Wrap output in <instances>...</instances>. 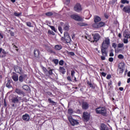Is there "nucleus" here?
I'll return each mask as SVG.
<instances>
[{
    "label": "nucleus",
    "mask_w": 130,
    "mask_h": 130,
    "mask_svg": "<svg viewBox=\"0 0 130 130\" xmlns=\"http://www.w3.org/2000/svg\"><path fill=\"white\" fill-rule=\"evenodd\" d=\"M95 112L98 114H102L103 116H106L107 111L105 107H100L95 109Z\"/></svg>",
    "instance_id": "f257e3e1"
},
{
    "label": "nucleus",
    "mask_w": 130,
    "mask_h": 130,
    "mask_svg": "<svg viewBox=\"0 0 130 130\" xmlns=\"http://www.w3.org/2000/svg\"><path fill=\"white\" fill-rule=\"evenodd\" d=\"M110 46V39L107 37L103 39V43L102 44V47H106L108 48Z\"/></svg>",
    "instance_id": "f03ea898"
},
{
    "label": "nucleus",
    "mask_w": 130,
    "mask_h": 130,
    "mask_svg": "<svg viewBox=\"0 0 130 130\" xmlns=\"http://www.w3.org/2000/svg\"><path fill=\"white\" fill-rule=\"evenodd\" d=\"M64 39L67 43H70L71 41H72L71 37H70V35L68 32H64Z\"/></svg>",
    "instance_id": "7ed1b4c3"
},
{
    "label": "nucleus",
    "mask_w": 130,
    "mask_h": 130,
    "mask_svg": "<svg viewBox=\"0 0 130 130\" xmlns=\"http://www.w3.org/2000/svg\"><path fill=\"white\" fill-rule=\"evenodd\" d=\"M69 120L71 124H72L73 126L77 125V124H79V122L78 120L74 119L72 116L69 117Z\"/></svg>",
    "instance_id": "20e7f679"
},
{
    "label": "nucleus",
    "mask_w": 130,
    "mask_h": 130,
    "mask_svg": "<svg viewBox=\"0 0 130 130\" xmlns=\"http://www.w3.org/2000/svg\"><path fill=\"white\" fill-rule=\"evenodd\" d=\"M71 18L72 19H73L74 20H75V21H78V22L82 21V18H81V17H80L78 15H76V14L72 15H71Z\"/></svg>",
    "instance_id": "39448f33"
},
{
    "label": "nucleus",
    "mask_w": 130,
    "mask_h": 130,
    "mask_svg": "<svg viewBox=\"0 0 130 130\" xmlns=\"http://www.w3.org/2000/svg\"><path fill=\"white\" fill-rule=\"evenodd\" d=\"M74 10L77 13H80V12L82 11V6H81V4H77L74 7Z\"/></svg>",
    "instance_id": "423d86ee"
},
{
    "label": "nucleus",
    "mask_w": 130,
    "mask_h": 130,
    "mask_svg": "<svg viewBox=\"0 0 130 130\" xmlns=\"http://www.w3.org/2000/svg\"><path fill=\"white\" fill-rule=\"evenodd\" d=\"M83 118L85 121H88L90 119V114L88 112H84L83 114Z\"/></svg>",
    "instance_id": "0eeeda50"
},
{
    "label": "nucleus",
    "mask_w": 130,
    "mask_h": 130,
    "mask_svg": "<svg viewBox=\"0 0 130 130\" xmlns=\"http://www.w3.org/2000/svg\"><path fill=\"white\" fill-rule=\"evenodd\" d=\"M14 71L16 73H18L20 75H22V74H23V72H22V68L19 66H15Z\"/></svg>",
    "instance_id": "6e6552de"
},
{
    "label": "nucleus",
    "mask_w": 130,
    "mask_h": 130,
    "mask_svg": "<svg viewBox=\"0 0 130 130\" xmlns=\"http://www.w3.org/2000/svg\"><path fill=\"white\" fill-rule=\"evenodd\" d=\"M15 93H16L17 95H20L23 96H25V92L19 88H16L15 89Z\"/></svg>",
    "instance_id": "1a4fd4ad"
},
{
    "label": "nucleus",
    "mask_w": 130,
    "mask_h": 130,
    "mask_svg": "<svg viewBox=\"0 0 130 130\" xmlns=\"http://www.w3.org/2000/svg\"><path fill=\"white\" fill-rule=\"evenodd\" d=\"M92 36H93V41L94 42H97L98 41H99V40L100 39V35L99 34H93Z\"/></svg>",
    "instance_id": "9d476101"
},
{
    "label": "nucleus",
    "mask_w": 130,
    "mask_h": 130,
    "mask_svg": "<svg viewBox=\"0 0 130 130\" xmlns=\"http://www.w3.org/2000/svg\"><path fill=\"white\" fill-rule=\"evenodd\" d=\"M119 74H121L123 73V63H120L119 64V68L118 69Z\"/></svg>",
    "instance_id": "9b49d317"
},
{
    "label": "nucleus",
    "mask_w": 130,
    "mask_h": 130,
    "mask_svg": "<svg viewBox=\"0 0 130 130\" xmlns=\"http://www.w3.org/2000/svg\"><path fill=\"white\" fill-rule=\"evenodd\" d=\"M123 36L124 38L130 39V32L125 30L123 32Z\"/></svg>",
    "instance_id": "f8f14e48"
},
{
    "label": "nucleus",
    "mask_w": 130,
    "mask_h": 130,
    "mask_svg": "<svg viewBox=\"0 0 130 130\" xmlns=\"http://www.w3.org/2000/svg\"><path fill=\"white\" fill-rule=\"evenodd\" d=\"M104 25H105V23L104 22H101L98 24L94 23L93 25V27H94V28H100L101 27H103V26H104Z\"/></svg>",
    "instance_id": "ddd939ff"
},
{
    "label": "nucleus",
    "mask_w": 130,
    "mask_h": 130,
    "mask_svg": "<svg viewBox=\"0 0 130 130\" xmlns=\"http://www.w3.org/2000/svg\"><path fill=\"white\" fill-rule=\"evenodd\" d=\"M107 48H108L102 47L101 52H102V54L104 55V56H107V52H106V49H107Z\"/></svg>",
    "instance_id": "4468645a"
},
{
    "label": "nucleus",
    "mask_w": 130,
    "mask_h": 130,
    "mask_svg": "<svg viewBox=\"0 0 130 130\" xmlns=\"http://www.w3.org/2000/svg\"><path fill=\"white\" fill-rule=\"evenodd\" d=\"M22 119L25 121H29L30 120V116H29L28 114H25L22 115Z\"/></svg>",
    "instance_id": "2eb2a0df"
},
{
    "label": "nucleus",
    "mask_w": 130,
    "mask_h": 130,
    "mask_svg": "<svg viewBox=\"0 0 130 130\" xmlns=\"http://www.w3.org/2000/svg\"><path fill=\"white\" fill-rule=\"evenodd\" d=\"M89 108V104L88 103L84 102L82 103V109L86 110Z\"/></svg>",
    "instance_id": "dca6fc26"
},
{
    "label": "nucleus",
    "mask_w": 130,
    "mask_h": 130,
    "mask_svg": "<svg viewBox=\"0 0 130 130\" xmlns=\"http://www.w3.org/2000/svg\"><path fill=\"white\" fill-rule=\"evenodd\" d=\"M123 11L125 13H127L128 14H129V13H130V6H127L126 7H124L123 9Z\"/></svg>",
    "instance_id": "f3484780"
},
{
    "label": "nucleus",
    "mask_w": 130,
    "mask_h": 130,
    "mask_svg": "<svg viewBox=\"0 0 130 130\" xmlns=\"http://www.w3.org/2000/svg\"><path fill=\"white\" fill-rule=\"evenodd\" d=\"M12 79L15 82H18V81L19 80V76L17 75V74L14 73L12 76Z\"/></svg>",
    "instance_id": "a211bd4d"
},
{
    "label": "nucleus",
    "mask_w": 130,
    "mask_h": 130,
    "mask_svg": "<svg viewBox=\"0 0 130 130\" xmlns=\"http://www.w3.org/2000/svg\"><path fill=\"white\" fill-rule=\"evenodd\" d=\"M101 130H109V129L105 124L102 123L101 124Z\"/></svg>",
    "instance_id": "6ab92c4d"
},
{
    "label": "nucleus",
    "mask_w": 130,
    "mask_h": 130,
    "mask_svg": "<svg viewBox=\"0 0 130 130\" xmlns=\"http://www.w3.org/2000/svg\"><path fill=\"white\" fill-rule=\"evenodd\" d=\"M39 54H40V52L39 50L36 49L34 51V55L36 57H39Z\"/></svg>",
    "instance_id": "aec40b11"
},
{
    "label": "nucleus",
    "mask_w": 130,
    "mask_h": 130,
    "mask_svg": "<svg viewBox=\"0 0 130 130\" xmlns=\"http://www.w3.org/2000/svg\"><path fill=\"white\" fill-rule=\"evenodd\" d=\"M101 21V18L100 17L96 15L94 17V21L95 23H98V22H100Z\"/></svg>",
    "instance_id": "412c9836"
},
{
    "label": "nucleus",
    "mask_w": 130,
    "mask_h": 130,
    "mask_svg": "<svg viewBox=\"0 0 130 130\" xmlns=\"http://www.w3.org/2000/svg\"><path fill=\"white\" fill-rule=\"evenodd\" d=\"M62 48L61 45H56L54 46V49L57 51L61 50Z\"/></svg>",
    "instance_id": "4be33fe9"
},
{
    "label": "nucleus",
    "mask_w": 130,
    "mask_h": 130,
    "mask_svg": "<svg viewBox=\"0 0 130 130\" xmlns=\"http://www.w3.org/2000/svg\"><path fill=\"white\" fill-rule=\"evenodd\" d=\"M12 103H19V99L17 97L13 98L11 99Z\"/></svg>",
    "instance_id": "5701e85b"
},
{
    "label": "nucleus",
    "mask_w": 130,
    "mask_h": 130,
    "mask_svg": "<svg viewBox=\"0 0 130 130\" xmlns=\"http://www.w3.org/2000/svg\"><path fill=\"white\" fill-rule=\"evenodd\" d=\"M59 72L63 75L66 74V69H64L63 67H60L59 69Z\"/></svg>",
    "instance_id": "b1692460"
},
{
    "label": "nucleus",
    "mask_w": 130,
    "mask_h": 130,
    "mask_svg": "<svg viewBox=\"0 0 130 130\" xmlns=\"http://www.w3.org/2000/svg\"><path fill=\"white\" fill-rule=\"evenodd\" d=\"M42 69L45 75L46 76H48V70H47V69H46V68H45V67H42Z\"/></svg>",
    "instance_id": "393cba45"
},
{
    "label": "nucleus",
    "mask_w": 130,
    "mask_h": 130,
    "mask_svg": "<svg viewBox=\"0 0 130 130\" xmlns=\"http://www.w3.org/2000/svg\"><path fill=\"white\" fill-rule=\"evenodd\" d=\"M69 29H70V25H69V24L67 23L64 25L63 30L69 31Z\"/></svg>",
    "instance_id": "a878e982"
},
{
    "label": "nucleus",
    "mask_w": 130,
    "mask_h": 130,
    "mask_svg": "<svg viewBox=\"0 0 130 130\" xmlns=\"http://www.w3.org/2000/svg\"><path fill=\"white\" fill-rule=\"evenodd\" d=\"M22 89L25 90V91H28L30 89V87L27 85H24L22 86Z\"/></svg>",
    "instance_id": "bb28decb"
},
{
    "label": "nucleus",
    "mask_w": 130,
    "mask_h": 130,
    "mask_svg": "<svg viewBox=\"0 0 130 130\" xmlns=\"http://www.w3.org/2000/svg\"><path fill=\"white\" fill-rule=\"evenodd\" d=\"M52 71H53V69H50V68L48 69V76H47V77H49V76H51L53 73H52Z\"/></svg>",
    "instance_id": "cd10ccee"
},
{
    "label": "nucleus",
    "mask_w": 130,
    "mask_h": 130,
    "mask_svg": "<svg viewBox=\"0 0 130 130\" xmlns=\"http://www.w3.org/2000/svg\"><path fill=\"white\" fill-rule=\"evenodd\" d=\"M85 39H87V40L89 41L90 42H94V41L92 40V38H91V36H85Z\"/></svg>",
    "instance_id": "c85d7f7f"
},
{
    "label": "nucleus",
    "mask_w": 130,
    "mask_h": 130,
    "mask_svg": "<svg viewBox=\"0 0 130 130\" xmlns=\"http://www.w3.org/2000/svg\"><path fill=\"white\" fill-rule=\"evenodd\" d=\"M78 25H79V26H88V24L87 23H85L84 22H79L78 23Z\"/></svg>",
    "instance_id": "c756f323"
},
{
    "label": "nucleus",
    "mask_w": 130,
    "mask_h": 130,
    "mask_svg": "<svg viewBox=\"0 0 130 130\" xmlns=\"http://www.w3.org/2000/svg\"><path fill=\"white\" fill-rule=\"evenodd\" d=\"M24 77H25V75H21L19 76V80L20 82H23L24 80Z\"/></svg>",
    "instance_id": "7c9ffc66"
},
{
    "label": "nucleus",
    "mask_w": 130,
    "mask_h": 130,
    "mask_svg": "<svg viewBox=\"0 0 130 130\" xmlns=\"http://www.w3.org/2000/svg\"><path fill=\"white\" fill-rule=\"evenodd\" d=\"M117 46L118 48H122L124 46V44L123 43H119Z\"/></svg>",
    "instance_id": "2f4dec72"
},
{
    "label": "nucleus",
    "mask_w": 130,
    "mask_h": 130,
    "mask_svg": "<svg viewBox=\"0 0 130 130\" xmlns=\"http://www.w3.org/2000/svg\"><path fill=\"white\" fill-rule=\"evenodd\" d=\"M48 33L49 34V35H55V33H54V32L52 31L50 29L48 30Z\"/></svg>",
    "instance_id": "473e14b6"
},
{
    "label": "nucleus",
    "mask_w": 130,
    "mask_h": 130,
    "mask_svg": "<svg viewBox=\"0 0 130 130\" xmlns=\"http://www.w3.org/2000/svg\"><path fill=\"white\" fill-rule=\"evenodd\" d=\"M48 102H49V103H51L53 105H55L56 103L54 101L51 100V99H48Z\"/></svg>",
    "instance_id": "72a5a7b5"
},
{
    "label": "nucleus",
    "mask_w": 130,
    "mask_h": 130,
    "mask_svg": "<svg viewBox=\"0 0 130 130\" xmlns=\"http://www.w3.org/2000/svg\"><path fill=\"white\" fill-rule=\"evenodd\" d=\"M14 15L16 16V17H20V16H21L22 15V13L20 12V13H17V12H15L14 13Z\"/></svg>",
    "instance_id": "f704fd0d"
},
{
    "label": "nucleus",
    "mask_w": 130,
    "mask_h": 130,
    "mask_svg": "<svg viewBox=\"0 0 130 130\" xmlns=\"http://www.w3.org/2000/svg\"><path fill=\"white\" fill-rule=\"evenodd\" d=\"M46 16H52V15H53V13L51 12H48L45 13Z\"/></svg>",
    "instance_id": "c9c22d12"
},
{
    "label": "nucleus",
    "mask_w": 130,
    "mask_h": 130,
    "mask_svg": "<svg viewBox=\"0 0 130 130\" xmlns=\"http://www.w3.org/2000/svg\"><path fill=\"white\" fill-rule=\"evenodd\" d=\"M49 27H50V28H51V30L54 31V32H56V29H55V27L54 26H51V25H49Z\"/></svg>",
    "instance_id": "e433bc0d"
},
{
    "label": "nucleus",
    "mask_w": 130,
    "mask_h": 130,
    "mask_svg": "<svg viewBox=\"0 0 130 130\" xmlns=\"http://www.w3.org/2000/svg\"><path fill=\"white\" fill-rule=\"evenodd\" d=\"M118 58L119 59H123V58H124V56H123V55L122 54H119L118 55Z\"/></svg>",
    "instance_id": "4c0bfd02"
},
{
    "label": "nucleus",
    "mask_w": 130,
    "mask_h": 130,
    "mask_svg": "<svg viewBox=\"0 0 130 130\" xmlns=\"http://www.w3.org/2000/svg\"><path fill=\"white\" fill-rule=\"evenodd\" d=\"M53 62L55 63V64H58V59H54L52 60Z\"/></svg>",
    "instance_id": "58836bf2"
},
{
    "label": "nucleus",
    "mask_w": 130,
    "mask_h": 130,
    "mask_svg": "<svg viewBox=\"0 0 130 130\" xmlns=\"http://www.w3.org/2000/svg\"><path fill=\"white\" fill-rule=\"evenodd\" d=\"M87 85H89L90 86V88H94V85L89 81H87Z\"/></svg>",
    "instance_id": "ea45409f"
},
{
    "label": "nucleus",
    "mask_w": 130,
    "mask_h": 130,
    "mask_svg": "<svg viewBox=\"0 0 130 130\" xmlns=\"http://www.w3.org/2000/svg\"><path fill=\"white\" fill-rule=\"evenodd\" d=\"M73 112H74V111L72 109H69L68 110V113L69 114L72 115L73 114Z\"/></svg>",
    "instance_id": "a19ab883"
},
{
    "label": "nucleus",
    "mask_w": 130,
    "mask_h": 130,
    "mask_svg": "<svg viewBox=\"0 0 130 130\" xmlns=\"http://www.w3.org/2000/svg\"><path fill=\"white\" fill-rule=\"evenodd\" d=\"M75 74L76 72L74 70L71 71V76L72 77V78L75 77Z\"/></svg>",
    "instance_id": "79ce46f5"
},
{
    "label": "nucleus",
    "mask_w": 130,
    "mask_h": 130,
    "mask_svg": "<svg viewBox=\"0 0 130 130\" xmlns=\"http://www.w3.org/2000/svg\"><path fill=\"white\" fill-rule=\"evenodd\" d=\"M122 4H128L129 2L127 0H121Z\"/></svg>",
    "instance_id": "37998d69"
},
{
    "label": "nucleus",
    "mask_w": 130,
    "mask_h": 130,
    "mask_svg": "<svg viewBox=\"0 0 130 130\" xmlns=\"http://www.w3.org/2000/svg\"><path fill=\"white\" fill-rule=\"evenodd\" d=\"M123 43L125 44H127V43H128V40L127 39H123Z\"/></svg>",
    "instance_id": "c03bdc74"
},
{
    "label": "nucleus",
    "mask_w": 130,
    "mask_h": 130,
    "mask_svg": "<svg viewBox=\"0 0 130 130\" xmlns=\"http://www.w3.org/2000/svg\"><path fill=\"white\" fill-rule=\"evenodd\" d=\"M58 29L59 31L60 32L61 34H62V28L60 26H58Z\"/></svg>",
    "instance_id": "a18cd8bd"
},
{
    "label": "nucleus",
    "mask_w": 130,
    "mask_h": 130,
    "mask_svg": "<svg viewBox=\"0 0 130 130\" xmlns=\"http://www.w3.org/2000/svg\"><path fill=\"white\" fill-rule=\"evenodd\" d=\"M59 66H63V60H60L59 62Z\"/></svg>",
    "instance_id": "49530a36"
},
{
    "label": "nucleus",
    "mask_w": 130,
    "mask_h": 130,
    "mask_svg": "<svg viewBox=\"0 0 130 130\" xmlns=\"http://www.w3.org/2000/svg\"><path fill=\"white\" fill-rule=\"evenodd\" d=\"M26 25H27V26H28V27H32L31 22H26Z\"/></svg>",
    "instance_id": "de8ad7c7"
},
{
    "label": "nucleus",
    "mask_w": 130,
    "mask_h": 130,
    "mask_svg": "<svg viewBox=\"0 0 130 130\" xmlns=\"http://www.w3.org/2000/svg\"><path fill=\"white\" fill-rule=\"evenodd\" d=\"M6 86L8 87V88H11V84L10 83V82L8 81V82L6 84Z\"/></svg>",
    "instance_id": "09e8293b"
},
{
    "label": "nucleus",
    "mask_w": 130,
    "mask_h": 130,
    "mask_svg": "<svg viewBox=\"0 0 130 130\" xmlns=\"http://www.w3.org/2000/svg\"><path fill=\"white\" fill-rule=\"evenodd\" d=\"M112 47H114V48H116V44L115 43H113L112 45Z\"/></svg>",
    "instance_id": "8fccbe9b"
},
{
    "label": "nucleus",
    "mask_w": 130,
    "mask_h": 130,
    "mask_svg": "<svg viewBox=\"0 0 130 130\" xmlns=\"http://www.w3.org/2000/svg\"><path fill=\"white\" fill-rule=\"evenodd\" d=\"M106 78H107V80H109L111 78V75H108L107 76Z\"/></svg>",
    "instance_id": "3c124183"
},
{
    "label": "nucleus",
    "mask_w": 130,
    "mask_h": 130,
    "mask_svg": "<svg viewBox=\"0 0 130 130\" xmlns=\"http://www.w3.org/2000/svg\"><path fill=\"white\" fill-rule=\"evenodd\" d=\"M109 61H110V62H112V61H113V57H110L109 58Z\"/></svg>",
    "instance_id": "603ef678"
},
{
    "label": "nucleus",
    "mask_w": 130,
    "mask_h": 130,
    "mask_svg": "<svg viewBox=\"0 0 130 130\" xmlns=\"http://www.w3.org/2000/svg\"><path fill=\"white\" fill-rule=\"evenodd\" d=\"M102 60H105V56L103 55L101 57Z\"/></svg>",
    "instance_id": "864d4df0"
},
{
    "label": "nucleus",
    "mask_w": 130,
    "mask_h": 130,
    "mask_svg": "<svg viewBox=\"0 0 130 130\" xmlns=\"http://www.w3.org/2000/svg\"><path fill=\"white\" fill-rule=\"evenodd\" d=\"M102 76H103V77H106V73H104V72H102L101 73Z\"/></svg>",
    "instance_id": "5fc2aeb1"
},
{
    "label": "nucleus",
    "mask_w": 130,
    "mask_h": 130,
    "mask_svg": "<svg viewBox=\"0 0 130 130\" xmlns=\"http://www.w3.org/2000/svg\"><path fill=\"white\" fill-rule=\"evenodd\" d=\"M47 95H49V96H51V95H52V93H51L49 91L47 92Z\"/></svg>",
    "instance_id": "6e6d98bb"
},
{
    "label": "nucleus",
    "mask_w": 130,
    "mask_h": 130,
    "mask_svg": "<svg viewBox=\"0 0 130 130\" xmlns=\"http://www.w3.org/2000/svg\"><path fill=\"white\" fill-rule=\"evenodd\" d=\"M69 54H70V55L74 56V55H75V53H74L73 52H70Z\"/></svg>",
    "instance_id": "4d7b16f0"
},
{
    "label": "nucleus",
    "mask_w": 130,
    "mask_h": 130,
    "mask_svg": "<svg viewBox=\"0 0 130 130\" xmlns=\"http://www.w3.org/2000/svg\"><path fill=\"white\" fill-rule=\"evenodd\" d=\"M67 79L68 80V81H70L71 82H72V79L71 78V77H68Z\"/></svg>",
    "instance_id": "13d9d810"
},
{
    "label": "nucleus",
    "mask_w": 130,
    "mask_h": 130,
    "mask_svg": "<svg viewBox=\"0 0 130 130\" xmlns=\"http://www.w3.org/2000/svg\"><path fill=\"white\" fill-rule=\"evenodd\" d=\"M114 56V54H113V52H111L110 53V56Z\"/></svg>",
    "instance_id": "bf43d9fd"
},
{
    "label": "nucleus",
    "mask_w": 130,
    "mask_h": 130,
    "mask_svg": "<svg viewBox=\"0 0 130 130\" xmlns=\"http://www.w3.org/2000/svg\"><path fill=\"white\" fill-rule=\"evenodd\" d=\"M108 86H111V85H112V82L110 81L108 83Z\"/></svg>",
    "instance_id": "052dcab7"
},
{
    "label": "nucleus",
    "mask_w": 130,
    "mask_h": 130,
    "mask_svg": "<svg viewBox=\"0 0 130 130\" xmlns=\"http://www.w3.org/2000/svg\"><path fill=\"white\" fill-rule=\"evenodd\" d=\"M2 52L3 53H4V54H6V51H5V50H4V49H2Z\"/></svg>",
    "instance_id": "680f3d73"
},
{
    "label": "nucleus",
    "mask_w": 130,
    "mask_h": 130,
    "mask_svg": "<svg viewBox=\"0 0 130 130\" xmlns=\"http://www.w3.org/2000/svg\"><path fill=\"white\" fill-rule=\"evenodd\" d=\"M119 89L120 90V91H123V87H119Z\"/></svg>",
    "instance_id": "e2e57ef3"
},
{
    "label": "nucleus",
    "mask_w": 130,
    "mask_h": 130,
    "mask_svg": "<svg viewBox=\"0 0 130 130\" xmlns=\"http://www.w3.org/2000/svg\"><path fill=\"white\" fill-rule=\"evenodd\" d=\"M10 35H11V36H14V32L11 31V32H10Z\"/></svg>",
    "instance_id": "0e129e2a"
},
{
    "label": "nucleus",
    "mask_w": 130,
    "mask_h": 130,
    "mask_svg": "<svg viewBox=\"0 0 130 130\" xmlns=\"http://www.w3.org/2000/svg\"><path fill=\"white\" fill-rule=\"evenodd\" d=\"M121 85V82H120V81H119V82H118V86L119 87H120Z\"/></svg>",
    "instance_id": "69168bd1"
},
{
    "label": "nucleus",
    "mask_w": 130,
    "mask_h": 130,
    "mask_svg": "<svg viewBox=\"0 0 130 130\" xmlns=\"http://www.w3.org/2000/svg\"><path fill=\"white\" fill-rule=\"evenodd\" d=\"M127 83L128 84L130 83V78H129L127 80Z\"/></svg>",
    "instance_id": "338daca9"
},
{
    "label": "nucleus",
    "mask_w": 130,
    "mask_h": 130,
    "mask_svg": "<svg viewBox=\"0 0 130 130\" xmlns=\"http://www.w3.org/2000/svg\"><path fill=\"white\" fill-rule=\"evenodd\" d=\"M128 77H130V71L127 73Z\"/></svg>",
    "instance_id": "774afa93"
}]
</instances>
